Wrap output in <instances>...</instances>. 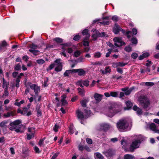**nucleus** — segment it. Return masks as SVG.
I'll return each instance as SVG.
<instances>
[{"instance_id": "f257e3e1", "label": "nucleus", "mask_w": 159, "mask_h": 159, "mask_svg": "<svg viewBox=\"0 0 159 159\" xmlns=\"http://www.w3.org/2000/svg\"><path fill=\"white\" fill-rule=\"evenodd\" d=\"M121 110L117 105L113 103L109 106L107 109H106L104 113L108 116L112 117Z\"/></svg>"}, {"instance_id": "f03ea898", "label": "nucleus", "mask_w": 159, "mask_h": 159, "mask_svg": "<svg viewBox=\"0 0 159 159\" xmlns=\"http://www.w3.org/2000/svg\"><path fill=\"white\" fill-rule=\"evenodd\" d=\"M116 126L120 131L123 132L127 130L129 124L126 120L121 119L117 122Z\"/></svg>"}, {"instance_id": "7ed1b4c3", "label": "nucleus", "mask_w": 159, "mask_h": 159, "mask_svg": "<svg viewBox=\"0 0 159 159\" xmlns=\"http://www.w3.org/2000/svg\"><path fill=\"white\" fill-rule=\"evenodd\" d=\"M139 101L141 106L144 109L147 108L150 105L149 100L145 95H142L139 98Z\"/></svg>"}, {"instance_id": "20e7f679", "label": "nucleus", "mask_w": 159, "mask_h": 159, "mask_svg": "<svg viewBox=\"0 0 159 159\" xmlns=\"http://www.w3.org/2000/svg\"><path fill=\"white\" fill-rule=\"evenodd\" d=\"M84 112L85 114L84 115L80 110H78L77 111V116L79 119L81 120L86 119L91 115V113L89 110H85Z\"/></svg>"}, {"instance_id": "39448f33", "label": "nucleus", "mask_w": 159, "mask_h": 159, "mask_svg": "<svg viewBox=\"0 0 159 159\" xmlns=\"http://www.w3.org/2000/svg\"><path fill=\"white\" fill-rule=\"evenodd\" d=\"M30 86L31 89L34 90L35 94L37 95L38 93L40 91V87L38 86V85L36 84H32L30 82H28L26 86Z\"/></svg>"}, {"instance_id": "423d86ee", "label": "nucleus", "mask_w": 159, "mask_h": 159, "mask_svg": "<svg viewBox=\"0 0 159 159\" xmlns=\"http://www.w3.org/2000/svg\"><path fill=\"white\" fill-rule=\"evenodd\" d=\"M141 142V140L140 139L135 140L132 142L130 148V151L131 152H133L134 149L138 148L139 147V144Z\"/></svg>"}, {"instance_id": "0eeeda50", "label": "nucleus", "mask_w": 159, "mask_h": 159, "mask_svg": "<svg viewBox=\"0 0 159 159\" xmlns=\"http://www.w3.org/2000/svg\"><path fill=\"white\" fill-rule=\"evenodd\" d=\"M115 42V45L118 47L123 46L125 44V43L122 41L121 37H115L113 39Z\"/></svg>"}, {"instance_id": "6e6552de", "label": "nucleus", "mask_w": 159, "mask_h": 159, "mask_svg": "<svg viewBox=\"0 0 159 159\" xmlns=\"http://www.w3.org/2000/svg\"><path fill=\"white\" fill-rule=\"evenodd\" d=\"M89 82L88 80H80L77 81L76 84L82 88L83 87V85L88 87L89 85Z\"/></svg>"}, {"instance_id": "1a4fd4ad", "label": "nucleus", "mask_w": 159, "mask_h": 159, "mask_svg": "<svg viewBox=\"0 0 159 159\" xmlns=\"http://www.w3.org/2000/svg\"><path fill=\"white\" fill-rule=\"evenodd\" d=\"M105 33L103 32L102 33V35L100 34L99 31L96 30H94L93 31V34L92 37L94 40H96L98 37H102L104 35Z\"/></svg>"}, {"instance_id": "9d476101", "label": "nucleus", "mask_w": 159, "mask_h": 159, "mask_svg": "<svg viewBox=\"0 0 159 159\" xmlns=\"http://www.w3.org/2000/svg\"><path fill=\"white\" fill-rule=\"evenodd\" d=\"M108 158L111 157L114 155L115 153V151L112 149H109L103 152Z\"/></svg>"}, {"instance_id": "9b49d317", "label": "nucleus", "mask_w": 159, "mask_h": 159, "mask_svg": "<svg viewBox=\"0 0 159 159\" xmlns=\"http://www.w3.org/2000/svg\"><path fill=\"white\" fill-rule=\"evenodd\" d=\"M113 32L116 34H118L119 32L121 31L123 33L125 32V31L122 29L119 25L117 24H115L113 29Z\"/></svg>"}, {"instance_id": "f8f14e48", "label": "nucleus", "mask_w": 159, "mask_h": 159, "mask_svg": "<svg viewBox=\"0 0 159 159\" xmlns=\"http://www.w3.org/2000/svg\"><path fill=\"white\" fill-rule=\"evenodd\" d=\"M111 71V69L109 66H107L104 70L101 69L100 70L102 75H104L107 73H109Z\"/></svg>"}, {"instance_id": "ddd939ff", "label": "nucleus", "mask_w": 159, "mask_h": 159, "mask_svg": "<svg viewBox=\"0 0 159 159\" xmlns=\"http://www.w3.org/2000/svg\"><path fill=\"white\" fill-rule=\"evenodd\" d=\"M149 127L150 129L155 133L159 134V130L156 129V127L154 123H152L149 125Z\"/></svg>"}, {"instance_id": "4468645a", "label": "nucleus", "mask_w": 159, "mask_h": 159, "mask_svg": "<svg viewBox=\"0 0 159 159\" xmlns=\"http://www.w3.org/2000/svg\"><path fill=\"white\" fill-rule=\"evenodd\" d=\"M74 73L78 72V74L80 76L84 75L85 71L82 69H74Z\"/></svg>"}, {"instance_id": "2eb2a0df", "label": "nucleus", "mask_w": 159, "mask_h": 159, "mask_svg": "<svg viewBox=\"0 0 159 159\" xmlns=\"http://www.w3.org/2000/svg\"><path fill=\"white\" fill-rule=\"evenodd\" d=\"M100 126L101 129L104 131H106L110 128V125L108 124L102 123Z\"/></svg>"}, {"instance_id": "dca6fc26", "label": "nucleus", "mask_w": 159, "mask_h": 159, "mask_svg": "<svg viewBox=\"0 0 159 159\" xmlns=\"http://www.w3.org/2000/svg\"><path fill=\"white\" fill-rule=\"evenodd\" d=\"M61 45L62 46V49L63 50V52L61 53V55H63L65 57H66V55L65 53V51L66 50L67 48L69 46V44L68 43H66L62 44Z\"/></svg>"}, {"instance_id": "f3484780", "label": "nucleus", "mask_w": 159, "mask_h": 159, "mask_svg": "<svg viewBox=\"0 0 159 159\" xmlns=\"http://www.w3.org/2000/svg\"><path fill=\"white\" fill-rule=\"evenodd\" d=\"M103 95L98 93H95L94 95V98L97 102H99L101 101Z\"/></svg>"}, {"instance_id": "a211bd4d", "label": "nucleus", "mask_w": 159, "mask_h": 159, "mask_svg": "<svg viewBox=\"0 0 159 159\" xmlns=\"http://www.w3.org/2000/svg\"><path fill=\"white\" fill-rule=\"evenodd\" d=\"M94 157L95 159H103L104 158L103 156L98 152L94 153Z\"/></svg>"}, {"instance_id": "6ab92c4d", "label": "nucleus", "mask_w": 159, "mask_h": 159, "mask_svg": "<svg viewBox=\"0 0 159 159\" xmlns=\"http://www.w3.org/2000/svg\"><path fill=\"white\" fill-rule=\"evenodd\" d=\"M21 123V122L20 120H17L11 123L10 125L11 126H12L13 125H18L20 124Z\"/></svg>"}, {"instance_id": "aec40b11", "label": "nucleus", "mask_w": 159, "mask_h": 159, "mask_svg": "<svg viewBox=\"0 0 159 159\" xmlns=\"http://www.w3.org/2000/svg\"><path fill=\"white\" fill-rule=\"evenodd\" d=\"M7 45V43L5 41H2V43L0 44V51L4 49Z\"/></svg>"}, {"instance_id": "412c9836", "label": "nucleus", "mask_w": 159, "mask_h": 159, "mask_svg": "<svg viewBox=\"0 0 159 159\" xmlns=\"http://www.w3.org/2000/svg\"><path fill=\"white\" fill-rule=\"evenodd\" d=\"M73 73H74V69L70 70H67L64 73V76H68L70 74Z\"/></svg>"}, {"instance_id": "4be33fe9", "label": "nucleus", "mask_w": 159, "mask_h": 159, "mask_svg": "<svg viewBox=\"0 0 159 159\" xmlns=\"http://www.w3.org/2000/svg\"><path fill=\"white\" fill-rule=\"evenodd\" d=\"M149 54L148 52H145L143 54L141 55L140 56L139 59V60H142L144 58L147 57L149 56Z\"/></svg>"}, {"instance_id": "5701e85b", "label": "nucleus", "mask_w": 159, "mask_h": 159, "mask_svg": "<svg viewBox=\"0 0 159 159\" xmlns=\"http://www.w3.org/2000/svg\"><path fill=\"white\" fill-rule=\"evenodd\" d=\"M29 48H30V49L35 50V49L38 48V46L34 43H32L29 45Z\"/></svg>"}, {"instance_id": "b1692460", "label": "nucleus", "mask_w": 159, "mask_h": 159, "mask_svg": "<svg viewBox=\"0 0 159 159\" xmlns=\"http://www.w3.org/2000/svg\"><path fill=\"white\" fill-rule=\"evenodd\" d=\"M126 104L127 107V108H125V110H126V109H129L132 107L133 105L131 102L129 101H128L126 102Z\"/></svg>"}, {"instance_id": "393cba45", "label": "nucleus", "mask_w": 159, "mask_h": 159, "mask_svg": "<svg viewBox=\"0 0 159 159\" xmlns=\"http://www.w3.org/2000/svg\"><path fill=\"white\" fill-rule=\"evenodd\" d=\"M88 31L87 29H85L82 32V34L84 35H86L85 38H87V39H89L90 37V34H88Z\"/></svg>"}, {"instance_id": "a878e982", "label": "nucleus", "mask_w": 159, "mask_h": 159, "mask_svg": "<svg viewBox=\"0 0 159 159\" xmlns=\"http://www.w3.org/2000/svg\"><path fill=\"white\" fill-rule=\"evenodd\" d=\"M14 115V112L11 111V112H8L7 114H4L3 116L6 118L9 117L10 116H13Z\"/></svg>"}, {"instance_id": "bb28decb", "label": "nucleus", "mask_w": 159, "mask_h": 159, "mask_svg": "<svg viewBox=\"0 0 159 159\" xmlns=\"http://www.w3.org/2000/svg\"><path fill=\"white\" fill-rule=\"evenodd\" d=\"M78 90L80 95L84 96L85 94V91L84 89H81L80 88H78Z\"/></svg>"}, {"instance_id": "cd10ccee", "label": "nucleus", "mask_w": 159, "mask_h": 159, "mask_svg": "<svg viewBox=\"0 0 159 159\" xmlns=\"http://www.w3.org/2000/svg\"><path fill=\"white\" fill-rule=\"evenodd\" d=\"M28 130L29 133L33 134H35V128L34 127L29 128Z\"/></svg>"}, {"instance_id": "c85d7f7f", "label": "nucleus", "mask_w": 159, "mask_h": 159, "mask_svg": "<svg viewBox=\"0 0 159 159\" xmlns=\"http://www.w3.org/2000/svg\"><path fill=\"white\" fill-rule=\"evenodd\" d=\"M142 85H144L147 86H152L154 85V83L152 82H146L145 83H142Z\"/></svg>"}, {"instance_id": "c756f323", "label": "nucleus", "mask_w": 159, "mask_h": 159, "mask_svg": "<svg viewBox=\"0 0 159 159\" xmlns=\"http://www.w3.org/2000/svg\"><path fill=\"white\" fill-rule=\"evenodd\" d=\"M29 51L33 54L35 56H36L39 54V51L38 50H34L29 49Z\"/></svg>"}, {"instance_id": "7c9ffc66", "label": "nucleus", "mask_w": 159, "mask_h": 159, "mask_svg": "<svg viewBox=\"0 0 159 159\" xmlns=\"http://www.w3.org/2000/svg\"><path fill=\"white\" fill-rule=\"evenodd\" d=\"M69 132H70L71 134L74 133V129L73 124H70L69 127Z\"/></svg>"}, {"instance_id": "2f4dec72", "label": "nucleus", "mask_w": 159, "mask_h": 159, "mask_svg": "<svg viewBox=\"0 0 159 159\" xmlns=\"http://www.w3.org/2000/svg\"><path fill=\"white\" fill-rule=\"evenodd\" d=\"M89 39H87V38H84L83 42V45L84 46H88L89 44V42L88 41Z\"/></svg>"}, {"instance_id": "473e14b6", "label": "nucleus", "mask_w": 159, "mask_h": 159, "mask_svg": "<svg viewBox=\"0 0 159 159\" xmlns=\"http://www.w3.org/2000/svg\"><path fill=\"white\" fill-rule=\"evenodd\" d=\"M36 110L37 112L38 116H40L41 115V111L40 110V107L38 105H37L36 107Z\"/></svg>"}, {"instance_id": "72a5a7b5", "label": "nucleus", "mask_w": 159, "mask_h": 159, "mask_svg": "<svg viewBox=\"0 0 159 159\" xmlns=\"http://www.w3.org/2000/svg\"><path fill=\"white\" fill-rule=\"evenodd\" d=\"M134 157L133 156L129 154H125L124 156V159H132Z\"/></svg>"}, {"instance_id": "f704fd0d", "label": "nucleus", "mask_w": 159, "mask_h": 159, "mask_svg": "<svg viewBox=\"0 0 159 159\" xmlns=\"http://www.w3.org/2000/svg\"><path fill=\"white\" fill-rule=\"evenodd\" d=\"M8 84L7 82L6 81L4 80V79H3V84H2V87L3 88H5V89H8Z\"/></svg>"}, {"instance_id": "c9c22d12", "label": "nucleus", "mask_w": 159, "mask_h": 159, "mask_svg": "<svg viewBox=\"0 0 159 159\" xmlns=\"http://www.w3.org/2000/svg\"><path fill=\"white\" fill-rule=\"evenodd\" d=\"M53 40L57 43H61L63 42V40L59 38H56L53 39Z\"/></svg>"}, {"instance_id": "e433bc0d", "label": "nucleus", "mask_w": 159, "mask_h": 159, "mask_svg": "<svg viewBox=\"0 0 159 159\" xmlns=\"http://www.w3.org/2000/svg\"><path fill=\"white\" fill-rule=\"evenodd\" d=\"M7 123V121H3L0 123V127H5Z\"/></svg>"}, {"instance_id": "4c0bfd02", "label": "nucleus", "mask_w": 159, "mask_h": 159, "mask_svg": "<svg viewBox=\"0 0 159 159\" xmlns=\"http://www.w3.org/2000/svg\"><path fill=\"white\" fill-rule=\"evenodd\" d=\"M61 61V60L60 59H57L55 61V65L58 66H59V65H62Z\"/></svg>"}, {"instance_id": "58836bf2", "label": "nucleus", "mask_w": 159, "mask_h": 159, "mask_svg": "<svg viewBox=\"0 0 159 159\" xmlns=\"http://www.w3.org/2000/svg\"><path fill=\"white\" fill-rule=\"evenodd\" d=\"M62 69V65L57 66L55 68V70L56 71H60Z\"/></svg>"}, {"instance_id": "ea45409f", "label": "nucleus", "mask_w": 159, "mask_h": 159, "mask_svg": "<svg viewBox=\"0 0 159 159\" xmlns=\"http://www.w3.org/2000/svg\"><path fill=\"white\" fill-rule=\"evenodd\" d=\"M80 102L82 107H85L86 106L87 101L86 99L82 100Z\"/></svg>"}, {"instance_id": "a19ab883", "label": "nucleus", "mask_w": 159, "mask_h": 159, "mask_svg": "<svg viewBox=\"0 0 159 159\" xmlns=\"http://www.w3.org/2000/svg\"><path fill=\"white\" fill-rule=\"evenodd\" d=\"M110 93H111V96H112V97H116L118 96V94L117 92H110Z\"/></svg>"}, {"instance_id": "79ce46f5", "label": "nucleus", "mask_w": 159, "mask_h": 159, "mask_svg": "<svg viewBox=\"0 0 159 159\" xmlns=\"http://www.w3.org/2000/svg\"><path fill=\"white\" fill-rule=\"evenodd\" d=\"M28 110V108L25 107L24 108L22 111V114L25 115L26 114Z\"/></svg>"}, {"instance_id": "37998d69", "label": "nucleus", "mask_w": 159, "mask_h": 159, "mask_svg": "<svg viewBox=\"0 0 159 159\" xmlns=\"http://www.w3.org/2000/svg\"><path fill=\"white\" fill-rule=\"evenodd\" d=\"M101 55V54L99 52H95L94 54V56L95 58H99Z\"/></svg>"}, {"instance_id": "c03bdc74", "label": "nucleus", "mask_w": 159, "mask_h": 159, "mask_svg": "<svg viewBox=\"0 0 159 159\" xmlns=\"http://www.w3.org/2000/svg\"><path fill=\"white\" fill-rule=\"evenodd\" d=\"M45 138L44 137L43 139H40L38 145L40 147H41L43 144V141Z\"/></svg>"}, {"instance_id": "a18cd8bd", "label": "nucleus", "mask_w": 159, "mask_h": 159, "mask_svg": "<svg viewBox=\"0 0 159 159\" xmlns=\"http://www.w3.org/2000/svg\"><path fill=\"white\" fill-rule=\"evenodd\" d=\"M24 102L25 101L24 100H22L20 102H15L14 103V105L18 106H20L21 104H23Z\"/></svg>"}, {"instance_id": "49530a36", "label": "nucleus", "mask_w": 159, "mask_h": 159, "mask_svg": "<svg viewBox=\"0 0 159 159\" xmlns=\"http://www.w3.org/2000/svg\"><path fill=\"white\" fill-rule=\"evenodd\" d=\"M27 139L28 140H30L34 137V134L28 133L27 134Z\"/></svg>"}, {"instance_id": "de8ad7c7", "label": "nucleus", "mask_w": 159, "mask_h": 159, "mask_svg": "<svg viewBox=\"0 0 159 159\" xmlns=\"http://www.w3.org/2000/svg\"><path fill=\"white\" fill-rule=\"evenodd\" d=\"M60 126L56 124L53 128V129L55 132H57Z\"/></svg>"}, {"instance_id": "09e8293b", "label": "nucleus", "mask_w": 159, "mask_h": 159, "mask_svg": "<svg viewBox=\"0 0 159 159\" xmlns=\"http://www.w3.org/2000/svg\"><path fill=\"white\" fill-rule=\"evenodd\" d=\"M131 42L133 44H136L137 43L138 41L136 38H133L131 39Z\"/></svg>"}, {"instance_id": "8fccbe9b", "label": "nucleus", "mask_w": 159, "mask_h": 159, "mask_svg": "<svg viewBox=\"0 0 159 159\" xmlns=\"http://www.w3.org/2000/svg\"><path fill=\"white\" fill-rule=\"evenodd\" d=\"M81 52L80 51H77L75 52L74 55L75 57H78L80 54Z\"/></svg>"}, {"instance_id": "3c124183", "label": "nucleus", "mask_w": 159, "mask_h": 159, "mask_svg": "<svg viewBox=\"0 0 159 159\" xmlns=\"http://www.w3.org/2000/svg\"><path fill=\"white\" fill-rule=\"evenodd\" d=\"M21 66L19 64L16 65L15 67V70H18L21 69Z\"/></svg>"}, {"instance_id": "603ef678", "label": "nucleus", "mask_w": 159, "mask_h": 159, "mask_svg": "<svg viewBox=\"0 0 159 159\" xmlns=\"http://www.w3.org/2000/svg\"><path fill=\"white\" fill-rule=\"evenodd\" d=\"M36 61L39 64H42L45 62V61L43 59L38 60H37Z\"/></svg>"}, {"instance_id": "864d4df0", "label": "nucleus", "mask_w": 159, "mask_h": 159, "mask_svg": "<svg viewBox=\"0 0 159 159\" xmlns=\"http://www.w3.org/2000/svg\"><path fill=\"white\" fill-rule=\"evenodd\" d=\"M125 50L127 52H129L131 51V48L129 46H126L125 48Z\"/></svg>"}, {"instance_id": "5fc2aeb1", "label": "nucleus", "mask_w": 159, "mask_h": 159, "mask_svg": "<svg viewBox=\"0 0 159 159\" xmlns=\"http://www.w3.org/2000/svg\"><path fill=\"white\" fill-rule=\"evenodd\" d=\"M20 80H19L16 79V85L15 86L17 88H18L20 86Z\"/></svg>"}, {"instance_id": "6e6d98bb", "label": "nucleus", "mask_w": 159, "mask_h": 159, "mask_svg": "<svg viewBox=\"0 0 159 159\" xmlns=\"http://www.w3.org/2000/svg\"><path fill=\"white\" fill-rule=\"evenodd\" d=\"M34 150L36 153H39L41 152L39 148L37 146H35L34 147Z\"/></svg>"}, {"instance_id": "4d7b16f0", "label": "nucleus", "mask_w": 159, "mask_h": 159, "mask_svg": "<svg viewBox=\"0 0 159 159\" xmlns=\"http://www.w3.org/2000/svg\"><path fill=\"white\" fill-rule=\"evenodd\" d=\"M108 52H107L106 55V57H109L110 54L112 52V50L111 49H109L108 50Z\"/></svg>"}, {"instance_id": "13d9d810", "label": "nucleus", "mask_w": 159, "mask_h": 159, "mask_svg": "<svg viewBox=\"0 0 159 159\" xmlns=\"http://www.w3.org/2000/svg\"><path fill=\"white\" fill-rule=\"evenodd\" d=\"M86 141L87 143L89 144H92L93 143L92 140L89 138H87L86 139Z\"/></svg>"}, {"instance_id": "bf43d9fd", "label": "nucleus", "mask_w": 159, "mask_h": 159, "mask_svg": "<svg viewBox=\"0 0 159 159\" xmlns=\"http://www.w3.org/2000/svg\"><path fill=\"white\" fill-rule=\"evenodd\" d=\"M138 56V54L135 53H133L131 55V57L133 59L136 58Z\"/></svg>"}, {"instance_id": "052dcab7", "label": "nucleus", "mask_w": 159, "mask_h": 159, "mask_svg": "<svg viewBox=\"0 0 159 159\" xmlns=\"http://www.w3.org/2000/svg\"><path fill=\"white\" fill-rule=\"evenodd\" d=\"M80 38V36L79 35H76L74 36L73 38V40L75 41H77Z\"/></svg>"}, {"instance_id": "680f3d73", "label": "nucleus", "mask_w": 159, "mask_h": 159, "mask_svg": "<svg viewBox=\"0 0 159 159\" xmlns=\"http://www.w3.org/2000/svg\"><path fill=\"white\" fill-rule=\"evenodd\" d=\"M119 66L123 67L125 65L127 64V63H125L124 62H118Z\"/></svg>"}, {"instance_id": "e2e57ef3", "label": "nucleus", "mask_w": 159, "mask_h": 159, "mask_svg": "<svg viewBox=\"0 0 159 159\" xmlns=\"http://www.w3.org/2000/svg\"><path fill=\"white\" fill-rule=\"evenodd\" d=\"M5 109L7 111H10L12 109V107L11 106H5Z\"/></svg>"}, {"instance_id": "0e129e2a", "label": "nucleus", "mask_w": 159, "mask_h": 159, "mask_svg": "<svg viewBox=\"0 0 159 159\" xmlns=\"http://www.w3.org/2000/svg\"><path fill=\"white\" fill-rule=\"evenodd\" d=\"M132 32L133 35H136L137 33V30L136 29H132Z\"/></svg>"}, {"instance_id": "69168bd1", "label": "nucleus", "mask_w": 159, "mask_h": 159, "mask_svg": "<svg viewBox=\"0 0 159 159\" xmlns=\"http://www.w3.org/2000/svg\"><path fill=\"white\" fill-rule=\"evenodd\" d=\"M96 84V81L94 80H93L92 83L89 85V87L91 88L94 87Z\"/></svg>"}, {"instance_id": "338daca9", "label": "nucleus", "mask_w": 159, "mask_h": 159, "mask_svg": "<svg viewBox=\"0 0 159 159\" xmlns=\"http://www.w3.org/2000/svg\"><path fill=\"white\" fill-rule=\"evenodd\" d=\"M59 153V152H57L55 153L52 156L51 158L53 159H55L56 157L58 156Z\"/></svg>"}, {"instance_id": "774afa93", "label": "nucleus", "mask_w": 159, "mask_h": 159, "mask_svg": "<svg viewBox=\"0 0 159 159\" xmlns=\"http://www.w3.org/2000/svg\"><path fill=\"white\" fill-rule=\"evenodd\" d=\"M59 153V152H57L55 153L52 156L51 158L53 159H55L56 157L58 156Z\"/></svg>"}]
</instances>
